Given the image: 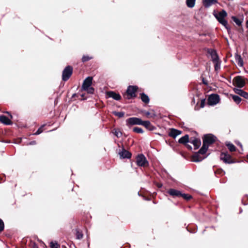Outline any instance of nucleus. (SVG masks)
Here are the masks:
<instances>
[{
    "label": "nucleus",
    "instance_id": "1a4fd4ad",
    "mask_svg": "<svg viewBox=\"0 0 248 248\" xmlns=\"http://www.w3.org/2000/svg\"><path fill=\"white\" fill-rule=\"evenodd\" d=\"M138 89V87L136 86H129L126 90L127 98L130 99L131 97H135V93Z\"/></svg>",
    "mask_w": 248,
    "mask_h": 248
},
{
    "label": "nucleus",
    "instance_id": "39448f33",
    "mask_svg": "<svg viewBox=\"0 0 248 248\" xmlns=\"http://www.w3.org/2000/svg\"><path fill=\"white\" fill-rule=\"evenodd\" d=\"M73 73V68L72 66H67L63 70L62 74V79L63 81H67L71 77Z\"/></svg>",
    "mask_w": 248,
    "mask_h": 248
},
{
    "label": "nucleus",
    "instance_id": "9d476101",
    "mask_svg": "<svg viewBox=\"0 0 248 248\" xmlns=\"http://www.w3.org/2000/svg\"><path fill=\"white\" fill-rule=\"evenodd\" d=\"M220 158V160H222L225 163L231 164L233 162L231 156L227 153H221Z\"/></svg>",
    "mask_w": 248,
    "mask_h": 248
},
{
    "label": "nucleus",
    "instance_id": "6ab92c4d",
    "mask_svg": "<svg viewBox=\"0 0 248 248\" xmlns=\"http://www.w3.org/2000/svg\"><path fill=\"white\" fill-rule=\"evenodd\" d=\"M203 3L205 7H209L211 5L217 3V1L216 0H203Z\"/></svg>",
    "mask_w": 248,
    "mask_h": 248
},
{
    "label": "nucleus",
    "instance_id": "e433bc0d",
    "mask_svg": "<svg viewBox=\"0 0 248 248\" xmlns=\"http://www.w3.org/2000/svg\"><path fill=\"white\" fill-rule=\"evenodd\" d=\"M4 223L1 219H0V232L2 231L4 229Z\"/></svg>",
    "mask_w": 248,
    "mask_h": 248
},
{
    "label": "nucleus",
    "instance_id": "a878e982",
    "mask_svg": "<svg viewBox=\"0 0 248 248\" xmlns=\"http://www.w3.org/2000/svg\"><path fill=\"white\" fill-rule=\"evenodd\" d=\"M226 145L227 146L229 150L231 152H233V151H235L236 150V147L232 143H229L227 144Z\"/></svg>",
    "mask_w": 248,
    "mask_h": 248
},
{
    "label": "nucleus",
    "instance_id": "c85d7f7f",
    "mask_svg": "<svg viewBox=\"0 0 248 248\" xmlns=\"http://www.w3.org/2000/svg\"><path fill=\"white\" fill-rule=\"evenodd\" d=\"M133 131L137 133H143V129L139 127H134L133 129Z\"/></svg>",
    "mask_w": 248,
    "mask_h": 248
},
{
    "label": "nucleus",
    "instance_id": "37998d69",
    "mask_svg": "<svg viewBox=\"0 0 248 248\" xmlns=\"http://www.w3.org/2000/svg\"><path fill=\"white\" fill-rule=\"evenodd\" d=\"M145 114L146 115L148 116V115H149L150 113L149 112H146L145 113Z\"/></svg>",
    "mask_w": 248,
    "mask_h": 248
},
{
    "label": "nucleus",
    "instance_id": "b1692460",
    "mask_svg": "<svg viewBox=\"0 0 248 248\" xmlns=\"http://www.w3.org/2000/svg\"><path fill=\"white\" fill-rule=\"evenodd\" d=\"M215 64V70L217 71L220 68L221 62L218 60L213 62Z\"/></svg>",
    "mask_w": 248,
    "mask_h": 248
},
{
    "label": "nucleus",
    "instance_id": "f3484780",
    "mask_svg": "<svg viewBox=\"0 0 248 248\" xmlns=\"http://www.w3.org/2000/svg\"><path fill=\"white\" fill-rule=\"evenodd\" d=\"M0 122L6 125H10L12 124L11 120L6 116L4 115L0 116Z\"/></svg>",
    "mask_w": 248,
    "mask_h": 248
},
{
    "label": "nucleus",
    "instance_id": "f03ea898",
    "mask_svg": "<svg viewBox=\"0 0 248 248\" xmlns=\"http://www.w3.org/2000/svg\"><path fill=\"white\" fill-rule=\"evenodd\" d=\"M93 78L88 77L85 79L82 85L81 89L83 91L90 94L93 93L94 89L91 87L92 84Z\"/></svg>",
    "mask_w": 248,
    "mask_h": 248
},
{
    "label": "nucleus",
    "instance_id": "f257e3e1",
    "mask_svg": "<svg viewBox=\"0 0 248 248\" xmlns=\"http://www.w3.org/2000/svg\"><path fill=\"white\" fill-rule=\"evenodd\" d=\"M216 139V137L211 134L205 135L203 139V145L198 152L194 156V162H200L206 158L207 156L204 155L206 153L209 145L213 143Z\"/></svg>",
    "mask_w": 248,
    "mask_h": 248
},
{
    "label": "nucleus",
    "instance_id": "c9c22d12",
    "mask_svg": "<svg viewBox=\"0 0 248 248\" xmlns=\"http://www.w3.org/2000/svg\"><path fill=\"white\" fill-rule=\"evenodd\" d=\"M43 126H42L40 127V128H39L37 130V131H36L35 133H34V134H33V135H39V134H41V133L43 132Z\"/></svg>",
    "mask_w": 248,
    "mask_h": 248
},
{
    "label": "nucleus",
    "instance_id": "c756f323",
    "mask_svg": "<svg viewBox=\"0 0 248 248\" xmlns=\"http://www.w3.org/2000/svg\"><path fill=\"white\" fill-rule=\"evenodd\" d=\"M114 134L117 138H120L122 136V132L116 129H114Z\"/></svg>",
    "mask_w": 248,
    "mask_h": 248
},
{
    "label": "nucleus",
    "instance_id": "423d86ee",
    "mask_svg": "<svg viewBox=\"0 0 248 248\" xmlns=\"http://www.w3.org/2000/svg\"><path fill=\"white\" fill-rule=\"evenodd\" d=\"M233 84L239 88L243 87L245 85L244 78L240 76H236L233 79Z\"/></svg>",
    "mask_w": 248,
    "mask_h": 248
},
{
    "label": "nucleus",
    "instance_id": "412c9836",
    "mask_svg": "<svg viewBox=\"0 0 248 248\" xmlns=\"http://www.w3.org/2000/svg\"><path fill=\"white\" fill-rule=\"evenodd\" d=\"M188 142H189V137L188 135H185L179 140V142L180 143L185 144Z\"/></svg>",
    "mask_w": 248,
    "mask_h": 248
},
{
    "label": "nucleus",
    "instance_id": "9b49d317",
    "mask_svg": "<svg viewBox=\"0 0 248 248\" xmlns=\"http://www.w3.org/2000/svg\"><path fill=\"white\" fill-rule=\"evenodd\" d=\"M119 155L122 158H130L131 157V154L124 148L119 152Z\"/></svg>",
    "mask_w": 248,
    "mask_h": 248
},
{
    "label": "nucleus",
    "instance_id": "f704fd0d",
    "mask_svg": "<svg viewBox=\"0 0 248 248\" xmlns=\"http://www.w3.org/2000/svg\"><path fill=\"white\" fill-rule=\"evenodd\" d=\"M92 57H90L88 56H83L82 58V62H86L92 59Z\"/></svg>",
    "mask_w": 248,
    "mask_h": 248
},
{
    "label": "nucleus",
    "instance_id": "a19ab883",
    "mask_svg": "<svg viewBox=\"0 0 248 248\" xmlns=\"http://www.w3.org/2000/svg\"><path fill=\"white\" fill-rule=\"evenodd\" d=\"M36 142L35 141H32L29 143V145H35Z\"/></svg>",
    "mask_w": 248,
    "mask_h": 248
},
{
    "label": "nucleus",
    "instance_id": "20e7f679",
    "mask_svg": "<svg viewBox=\"0 0 248 248\" xmlns=\"http://www.w3.org/2000/svg\"><path fill=\"white\" fill-rule=\"evenodd\" d=\"M126 125L128 127H131L134 125H141L142 121L141 119L137 117H131L126 120Z\"/></svg>",
    "mask_w": 248,
    "mask_h": 248
},
{
    "label": "nucleus",
    "instance_id": "4be33fe9",
    "mask_svg": "<svg viewBox=\"0 0 248 248\" xmlns=\"http://www.w3.org/2000/svg\"><path fill=\"white\" fill-rule=\"evenodd\" d=\"M140 97L142 101L145 103L147 104L149 102L150 100L149 97L144 93H141L140 94Z\"/></svg>",
    "mask_w": 248,
    "mask_h": 248
},
{
    "label": "nucleus",
    "instance_id": "49530a36",
    "mask_svg": "<svg viewBox=\"0 0 248 248\" xmlns=\"http://www.w3.org/2000/svg\"><path fill=\"white\" fill-rule=\"evenodd\" d=\"M187 146H188V147L189 148H190V149H192V147H191L190 146H189V145H187Z\"/></svg>",
    "mask_w": 248,
    "mask_h": 248
},
{
    "label": "nucleus",
    "instance_id": "7ed1b4c3",
    "mask_svg": "<svg viewBox=\"0 0 248 248\" xmlns=\"http://www.w3.org/2000/svg\"><path fill=\"white\" fill-rule=\"evenodd\" d=\"M227 16V13L224 10H222L221 11L219 12L218 14L215 15V16L217 19L218 22L223 26H224L227 30H229L230 29L228 25V22L224 19L225 17Z\"/></svg>",
    "mask_w": 248,
    "mask_h": 248
},
{
    "label": "nucleus",
    "instance_id": "a18cd8bd",
    "mask_svg": "<svg viewBox=\"0 0 248 248\" xmlns=\"http://www.w3.org/2000/svg\"><path fill=\"white\" fill-rule=\"evenodd\" d=\"M157 186L159 187H161L162 186V185H158Z\"/></svg>",
    "mask_w": 248,
    "mask_h": 248
},
{
    "label": "nucleus",
    "instance_id": "bb28decb",
    "mask_svg": "<svg viewBox=\"0 0 248 248\" xmlns=\"http://www.w3.org/2000/svg\"><path fill=\"white\" fill-rule=\"evenodd\" d=\"M76 238L77 239H82L83 237L82 233L81 232H80L78 229H76Z\"/></svg>",
    "mask_w": 248,
    "mask_h": 248
},
{
    "label": "nucleus",
    "instance_id": "2f4dec72",
    "mask_svg": "<svg viewBox=\"0 0 248 248\" xmlns=\"http://www.w3.org/2000/svg\"><path fill=\"white\" fill-rule=\"evenodd\" d=\"M180 197H183L184 199L186 200H189L192 198L191 196L189 194H183L182 193Z\"/></svg>",
    "mask_w": 248,
    "mask_h": 248
},
{
    "label": "nucleus",
    "instance_id": "ea45409f",
    "mask_svg": "<svg viewBox=\"0 0 248 248\" xmlns=\"http://www.w3.org/2000/svg\"><path fill=\"white\" fill-rule=\"evenodd\" d=\"M202 82L205 85H208L207 81L204 78H202Z\"/></svg>",
    "mask_w": 248,
    "mask_h": 248
},
{
    "label": "nucleus",
    "instance_id": "5701e85b",
    "mask_svg": "<svg viewBox=\"0 0 248 248\" xmlns=\"http://www.w3.org/2000/svg\"><path fill=\"white\" fill-rule=\"evenodd\" d=\"M196 0H186V4L189 8H192L195 5Z\"/></svg>",
    "mask_w": 248,
    "mask_h": 248
},
{
    "label": "nucleus",
    "instance_id": "dca6fc26",
    "mask_svg": "<svg viewBox=\"0 0 248 248\" xmlns=\"http://www.w3.org/2000/svg\"><path fill=\"white\" fill-rule=\"evenodd\" d=\"M190 142L194 145L195 149H198L201 144L200 140L196 138H194L193 140L191 139Z\"/></svg>",
    "mask_w": 248,
    "mask_h": 248
},
{
    "label": "nucleus",
    "instance_id": "4468645a",
    "mask_svg": "<svg viewBox=\"0 0 248 248\" xmlns=\"http://www.w3.org/2000/svg\"><path fill=\"white\" fill-rule=\"evenodd\" d=\"M107 94L109 97L112 98L116 100H120L121 97L119 93H117L113 91L108 92Z\"/></svg>",
    "mask_w": 248,
    "mask_h": 248
},
{
    "label": "nucleus",
    "instance_id": "a211bd4d",
    "mask_svg": "<svg viewBox=\"0 0 248 248\" xmlns=\"http://www.w3.org/2000/svg\"><path fill=\"white\" fill-rule=\"evenodd\" d=\"M142 124H141V125H143L145 126L147 129L150 131H153L155 129V127L153 126L151 123L148 121H143L142 123H141Z\"/></svg>",
    "mask_w": 248,
    "mask_h": 248
},
{
    "label": "nucleus",
    "instance_id": "f8f14e48",
    "mask_svg": "<svg viewBox=\"0 0 248 248\" xmlns=\"http://www.w3.org/2000/svg\"><path fill=\"white\" fill-rule=\"evenodd\" d=\"M208 52L211 55L213 62L219 60L218 56L215 50L213 49H209L208 50Z\"/></svg>",
    "mask_w": 248,
    "mask_h": 248
},
{
    "label": "nucleus",
    "instance_id": "79ce46f5",
    "mask_svg": "<svg viewBox=\"0 0 248 248\" xmlns=\"http://www.w3.org/2000/svg\"><path fill=\"white\" fill-rule=\"evenodd\" d=\"M33 248H39L36 244H34L33 245Z\"/></svg>",
    "mask_w": 248,
    "mask_h": 248
},
{
    "label": "nucleus",
    "instance_id": "4c0bfd02",
    "mask_svg": "<svg viewBox=\"0 0 248 248\" xmlns=\"http://www.w3.org/2000/svg\"><path fill=\"white\" fill-rule=\"evenodd\" d=\"M241 96L247 99H248V93L245 91H244Z\"/></svg>",
    "mask_w": 248,
    "mask_h": 248
},
{
    "label": "nucleus",
    "instance_id": "ddd939ff",
    "mask_svg": "<svg viewBox=\"0 0 248 248\" xmlns=\"http://www.w3.org/2000/svg\"><path fill=\"white\" fill-rule=\"evenodd\" d=\"M168 193L173 197H179L181 195L180 191L172 188L170 189L168 191Z\"/></svg>",
    "mask_w": 248,
    "mask_h": 248
},
{
    "label": "nucleus",
    "instance_id": "c03bdc74",
    "mask_svg": "<svg viewBox=\"0 0 248 248\" xmlns=\"http://www.w3.org/2000/svg\"><path fill=\"white\" fill-rule=\"evenodd\" d=\"M246 26L247 28H248V20H247V21L246 22Z\"/></svg>",
    "mask_w": 248,
    "mask_h": 248
},
{
    "label": "nucleus",
    "instance_id": "cd10ccee",
    "mask_svg": "<svg viewBox=\"0 0 248 248\" xmlns=\"http://www.w3.org/2000/svg\"><path fill=\"white\" fill-rule=\"evenodd\" d=\"M232 19L238 26H240L241 25L242 21L236 17L232 16Z\"/></svg>",
    "mask_w": 248,
    "mask_h": 248
},
{
    "label": "nucleus",
    "instance_id": "72a5a7b5",
    "mask_svg": "<svg viewBox=\"0 0 248 248\" xmlns=\"http://www.w3.org/2000/svg\"><path fill=\"white\" fill-rule=\"evenodd\" d=\"M50 247L51 248H58L59 247V245L56 242H51L50 243Z\"/></svg>",
    "mask_w": 248,
    "mask_h": 248
},
{
    "label": "nucleus",
    "instance_id": "0eeeda50",
    "mask_svg": "<svg viewBox=\"0 0 248 248\" xmlns=\"http://www.w3.org/2000/svg\"><path fill=\"white\" fill-rule=\"evenodd\" d=\"M136 163L139 166L144 167L148 165V162L142 154L139 155L136 157Z\"/></svg>",
    "mask_w": 248,
    "mask_h": 248
},
{
    "label": "nucleus",
    "instance_id": "2eb2a0df",
    "mask_svg": "<svg viewBox=\"0 0 248 248\" xmlns=\"http://www.w3.org/2000/svg\"><path fill=\"white\" fill-rule=\"evenodd\" d=\"M181 133L182 132L180 130L172 128L170 129V132L169 133V135L173 138H175L177 136L180 135Z\"/></svg>",
    "mask_w": 248,
    "mask_h": 248
},
{
    "label": "nucleus",
    "instance_id": "393cba45",
    "mask_svg": "<svg viewBox=\"0 0 248 248\" xmlns=\"http://www.w3.org/2000/svg\"><path fill=\"white\" fill-rule=\"evenodd\" d=\"M232 98L233 100V101L237 104H239L241 101V98L236 95H232Z\"/></svg>",
    "mask_w": 248,
    "mask_h": 248
},
{
    "label": "nucleus",
    "instance_id": "7c9ffc66",
    "mask_svg": "<svg viewBox=\"0 0 248 248\" xmlns=\"http://www.w3.org/2000/svg\"><path fill=\"white\" fill-rule=\"evenodd\" d=\"M113 114L115 116H117L119 118H122V117H124V112L123 111H121V112L114 111V112H113Z\"/></svg>",
    "mask_w": 248,
    "mask_h": 248
},
{
    "label": "nucleus",
    "instance_id": "58836bf2",
    "mask_svg": "<svg viewBox=\"0 0 248 248\" xmlns=\"http://www.w3.org/2000/svg\"><path fill=\"white\" fill-rule=\"evenodd\" d=\"M205 106V99H202L201 102V108H202Z\"/></svg>",
    "mask_w": 248,
    "mask_h": 248
},
{
    "label": "nucleus",
    "instance_id": "6e6552de",
    "mask_svg": "<svg viewBox=\"0 0 248 248\" xmlns=\"http://www.w3.org/2000/svg\"><path fill=\"white\" fill-rule=\"evenodd\" d=\"M219 96L217 94H211L208 99V104L210 106H214L219 101Z\"/></svg>",
    "mask_w": 248,
    "mask_h": 248
},
{
    "label": "nucleus",
    "instance_id": "473e14b6",
    "mask_svg": "<svg viewBox=\"0 0 248 248\" xmlns=\"http://www.w3.org/2000/svg\"><path fill=\"white\" fill-rule=\"evenodd\" d=\"M233 91L236 94L240 95V96L244 92V91L239 88H234Z\"/></svg>",
    "mask_w": 248,
    "mask_h": 248
},
{
    "label": "nucleus",
    "instance_id": "aec40b11",
    "mask_svg": "<svg viewBox=\"0 0 248 248\" xmlns=\"http://www.w3.org/2000/svg\"><path fill=\"white\" fill-rule=\"evenodd\" d=\"M235 60L237 63V64L242 67L243 66V61L240 55L238 54H235Z\"/></svg>",
    "mask_w": 248,
    "mask_h": 248
}]
</instances>
